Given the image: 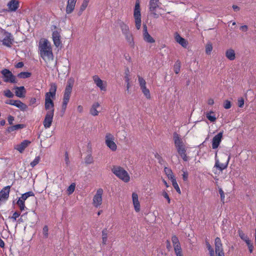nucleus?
<instances>
[{
	"label": "nucleus",
	"mask_w": 256,
	"mask_h": 256,
	"mask_svg": "<svg viewBox=\"0 0 256 256\" xmlns=\"http://www.w3.org/2000/svg\"><path fill=\"white\" fill-rule=\"evenodd\" d=\"M188 174L187 172L183 171V174H182V179L184 181H186L188 180Z\"/></svg>",
	"instance_id": "58"
},
{
	"label": "nucleus",
	"mask_w": 256,
	"mask_h": 256,
	"mask_svg": "<svg viewBox=\"0 0 256 256\" xmlns=\"http://www.w3.org/2000/svg\"><path fill=\"white\" fill-rule=\"evenodd\" d=\"M40 156H36L35 158L34 159V160L30 162V166L32 168L34 167L36 164H38V162H40Z\"/></svg>",
	"instance_id": "43"
},
{
	"label": "nucleus",
	"mask_w": 256,
	"mask_h": 256,
	"mask_svg": "<svg viewBox=\"0 0 256 256\" xmlns=\"http://www.w3.org/2000/svg\"><path fill=\"white\" fill-rule=\"evenodd\" d=\"M174 140L175 147L178 154L184 161H188V158L186 156V146L185 142L179 134L176 132L174 134Z\"/></svg>",
	"instance_id": "2"
},
{
	"label": "nucleus",
	"mask_w": 256,
	"mask_h": 256,
	"mask_svg": "<svg viewBox=\"0 0 256 256\" xmlns=\"http://www.w3.org/2000/svg\"><path fill=\"white\" fill-rule=\"evenodd\" d=\"M175 40L177 42H178L179 44H180L184 48H186L188 46V42L181 37L180 35L176 34L175 36Z\"/></svg>",
	"instance_id": "25"
},
{
	"label": "nucleus",
	"mask_w": 256,
	"mask_h": 256,
	"mask_svg": "<svg viewBox=\"0 0 256 256\" xmlns=\"http://www.w3.org/2000/svg\"><path fill=\"white\" fill-rule=\"evenodd\" d=\"M240 29L244 32H246L248 30V27L246 25L242 26H240Z\"/></svg>",
	"instance_id": "64"
},
{
	"label": "nucleus",
	"mask_w": 256,
	"mask_h": 256,
	"mask_svg": "<svg viewBox=\"0 0 256 256\" xmlns=\"http://www.w3.org/2000/svg\"><path fill=\"white\" fill-rule=\"evenodd\" d=\"M134 16V18L136 27L139 30L141 26V14L140 9V2L139 0L136 2Z\"/></svg>",
	"instance_id": "6"
},
{
	"label": "nucleus",
	"mask_w": 256,
	"mask_h": 256,
	"mask_svg": "<svg viewBox=\"0 0 256 256\" xmlns=\"http://www.w3.org/2000/svg\"><path fill=\"white\" fill-rule=\"evenodd\" d=\"M112 172L125 182H128L130 180V177L128 172L120 166H114L112 168Z\"/></svg>",
	"instance_id": "4"
},
{
	"label": "nucleus",
	"mask_w": 256,
	"mask_h": 256,
	"mask_svg": "<svg viewBox=\"0 0 256 256\" xmlns=\"http://www.w3.org/2000/svg\"><path fill=\"white\" fill-rule=\"evenodd\" d=\"M93 161V158L91 154H88L85 158V162L87 164H91Z\"/></svg>",
	"instance_id": "45"
},
{
	"label": "nucleus",
	"mask_w": 256,
	"mask_h": 256,
	"mask_svg": "<svg viewBox=\"0 0 256 256\" xmlns=\"http://www.w3.org/2000/svg\"><path fill=\"white\" fill-rule=\"evenodd\" d=\"M4 95L8 98H12L14 96V94L10 90L4 91Z\"/></svg>",
	"instance_id": "49"
},
{
	"label": "nucleus",
	"mask_w": 256,
	"mask_h": 256,
	"mask_svg": "<svg viewBox=\"0 0 256 256\" xmlns=\"http://www.w3.org/2000/svg\"><path fill=\"white\" fill-rule=\"evenodd\" d=\"M100 107V104L98 102L94 103L90 110V112L91 114L94 116H98V112L97 110V108Z\"/></svg>",
	"instance_id": "28"
},
{
	"label": "nucleus",
	"mask_w": 256,
	"mask_h": 256,
	"mask_svg": "<svg viewBox=\"0 0 256 256\" xmlns=\"http://www.w3.org/2000/svg\"><path fill=\"white\" fill-rule=\"evenodd\" d=\"M103 192L104 191L102 188H98L94 196L93 204L96 208H98L102 204V195Z\"/></svg>",
	"instance_id": "10"
},
{
	"label": "nucleus",
	"mask_w": 256,
	"mask_h": 256,
	"mask_svg": "<svg viewBox=\"0 0 256 256\" xmlns=\"http://www.w3.org/2000/svg\"><path fill=\"white\" fill-rule=\"evenodd\" d=\"M238 234H239V236L240 237L244 240V241L245 240H246V239L248 238V236L246 235L244 232L241 230H239L238 231Z\"/></svg>",
	"instance_id": "50"
},
{
	"label": "nucleus",
	"mask_w": 256,
	"mask_h": 256,
	"mask_svg": "<svg viewBox=\"0 0 256 256\" xmlns=\"http://www.w3.org/2000/svg\"><path fill=\"white\" fill-rule=\"evenodd\" d=\"M88 2H89L86 0H84L83 2L80 6V10L78 12V16H80L82 14V12H84V10H85V9L87 7V6L88 5Z\"/></svg>",
	"instance_id": "33"
},
{
	"label": "nucleus",
	"mask_w": 256,
	"mask_h": 256,
	"mask_svg": "<svg viewBox=\"0 0 256 256\" xmlns=\"http://www.w3.org/2000/svg\"><path fill=\"white\" fill-rule=\"evenodd\" d=\"M223 132H220L212 138V148L213 149L217 148L222 142Z\"/></svg>",
	"instance_id": "13"
},
{
	"label": "nucleus",
	"mask_w": 256,
	"mask_h": 256,
	"mask_svg": "<svg viewBox=\"0 0 256 256\" xmlns=\"http://www.w3.org/2000/svg\"><path fill=\"white\" fill-rule=\"evenodd\" d=\"M34 193L32 192H28L22 194L19 199L25 201L28 197L34 196Z\"/></svg>",
	"instance_id": "32"
},
{
	"label": "nucleus",
	"mask_w": 256,
	"mask_h": 256,
	"mask_svg": "<svg viewBox=\"0 0 256 256\" xmlns=\"http://www.w3.org/2000/svg\"><path fill=\"white\" fill-rule=\"evenodd\" d=\"M10 186H8L4 188L0 192V196L2 197V199L6 200L8 197L10 192Z\"/></svg>",
	"instance_id": "23"
},
{
	"label": "nucleus",
	"mask_w": 256,
	"mask_h": 256,
	"mask_svg": "<svg viewBox=\"0 0 256 256\" xmlns=\"http://www.w3.org/2000/svg\"><path fill=\"white\" fill-rule=\"evenodd\" d=\"M15 94L16 96L22 98L25 97L26 94V90L24 86H16Z\"/></svg>",
	"instance_id": "19"
},
{
	"label": "nucleus",
	"mask_w": 256,
	"mask_h": 256,
	"mask_svg": "<svg viewBox=\"0 0 256 256\" xmlns=\"http://www.w3.org/2000/svg\"><path fill=\"white\" fill-rule=\"evenodd\" d=\"M132 202L135 210L138 212L140 210V204L138 201V195L136 192L132 194Z\"/></svg>",
	"instance_id": "21"
},
{
	"label": "nucleus",
	"mask_w": 256,
	"mask_h": 256,
	"mask_svg": "<svg viewBox=\"0 0 256 256\" xmlns=\"http://www.w3.org/2000/svg\"><path fill=\"white\" fill-rule=\"evenodd\" d=\"M226 57L230 60H233L236 58V54L234 50L232 49H228L226 52Z\"/></svg>",
	"instance_id": "27"
},
{
	"label": "nucleus",
	"mask_w": 256,
	"mask_h": 256,
	"mask_svg": "<svg viewBox=\"0 0 256 256\" xmlns=\"http://www.w3.org/2000/svg\"><path fill=\"white\" fill-rule=\"evenodd\" d=\"M16 204L18 206H19V208L21 211L24 210H25L26 206L24 204V201L18 199Z\"/></svg>",
	"instance_id": "40"
},
{
	"label": "nucleus",
	"mask_w": 256,
	"mask_h": 256,
	"mask_svg": "<svg viewBox=\"0 0 256 256\" xmlns=\"http://www.w3.org/2000/svg\"><path fill=\"white\" fill-rule=\"evenodd\" d=\"M144 28V39L145 41L149 43H153L155 42L154 40L148 33L147 26L146 24L143 26Z\"/></svg>",
	"instance_id": "22"
},
{
	"label": "nucleus",
	"mask_w": 256,
	"mask_h": 256,
	"mask_svg": "<svg viewBox=\"0 0 256 256\" xmlns=\"http://www.w3.org/2000/svg\"><path fill=\"white\" fill-rule=\"evenodd\" d=\"M57 89V86L55 83H51L50 84V88L49 92L46 94L45 96L52 97V98H54Z\"/></svg>",
	"instance_id": "20"
},
{
	"label": "nucleus",
	"mask_w": 256,
	"mask_h": 256,
	"mask_svg": "<svg viewBox=\"0 0 256 256\" xmlns=\"http://www.w3.org/2000/svg\"><path fill=\"white\" fill-rule=\"evenodd\" d=\"M138 83L141 88H143L146 87V82L145 80L141 76H138Z\"/></svg>",
	"instance_id": "39"
},
{
	"label": "nucleus",
	"mask_w": 256,
	"mask_h": 256,
	"mask_svg": "<svg viewBox=\"0 0 256 256\" xmlns=\"http://www.w3.org/2000/svg\"><path fill=\"white\" fill-rule=\"evenodd\" d=\"M18 2L16 0H11L8 4V6L10 12H15L18 8Z\"/></svg>",
	"instance_id": "24"
},
{
	"label": "nucleus",
	"mask_w": 256,
	"mask_h": 256,
	"mask_svg": "<svg viewBox=\"0 0 256 256\" xmlns=\"http://www.w3.org/2000/svg\"><path fill=\"white\" fill-rule=\"evenodd\" d=\"M124 80L126 83L130 82V78L129 74H126V75H125Z\"/></svg>",
	"instance_id": "63"
},
{
	"label": "nucleus",
	"mask_w": 256,
	"mask_h": 256,
	"mask_svg": "<svg viewBox=\"0 0 256 256\" xmlns=\"http://www.w3.org/2000/svg\"><path fill=\"white\" fill-rule=\"evenodd\" d=\"M52 36L54 46L57 48L60 46L62 44V42L60 40V32L58 30L53 32Z\"/></svg>",
	"instance_id": "16"
},
{
	"label": "nucleus",
	"mask_w": 256,
	"mask_h": 256,
	"mask_svg": "<svg viewBox=\"0 0 256 256\" xmlns=\"http://www.w3.org/2000/svg\"><path fill=\"white\" fill-rule=\"evenodd\" d=\"M244 105V100L243 98H240L238 100V106L240 108H242Z\"/></svg>",
	"instance_id": "56"
},
{
	"label": "nucleus",
	"mask_w": 256,
	"mask_h": 256,
	"mask_svg": "<svg viewBox=\"0 0 256 256\" xmlns=\"http://www.w3.org/2000/svg\"><path fill=\"white\" fill-rule=\"evenodd\" d=\"M207 118L211 122H214L216 120V117L214 112L210 111L206 114Z\"/></svg>",
	"instance_id": "31"
},
{
	"label": "nucleus",
	"mask_w": 256,
	"mask_h": 256,
	"mask_svg": "<svg viewBox=\"0 0 256 256\" xmlns=\"http://www.w3.org/2000/svg\"><path fill=\"white\" fill-rule=\"evenodd\" d=\"M75 6L76 4H74L67 3L66 12L68 14L72 13L75 8Z\"/></svg>",
	"instance_id": "37"
},
{
	"label": "nucleus",
	"mask_w": 256,
	"mask_h": 256,
	"mask_svg": "<svg viewBox=\"0 0 256 256\" xmlns=\"http://www.w3.org/2000/svg\"><path fill=\"white\" fill-rule=\"evenodd\" d=\"M92 78L96 86L98 87L101 90H106V82H104L98 76H94Z\"/></svg>",
	"instance_id": "14"
},
{
	"label": "nucleus",
	"mask_w": 256,
	"mask_h": 256,
	"mask_svg": "<svg viewBox=\"0 0 256 256\" xmlns=\"http://www.w3.org/2000/svg\"><path fill=\"white\" fill-rule=\"evenodd\" d=\"M64 161L66 166H68L70 164V161L69 160L68 154L67 152H66L64 154Z\"/></svg>",
	"instance_id": "52"
},
{
	"label": "nucleus",
	"mask_w": 256,
	"mask_h": 256,
	"mask_svg": "<svg viewBox=\"0 0 256 256\" xmlns=\"http://www.w3.org/2000/svg\"><path fill=\"white\" fill-rule=\"evenodd\" d=\"M172 184L174 188L176 189V191L178 194H180V190L178 185L176 181V178L172 180Z\"/></svg>",
	"instance_id": "42"
},
{
	"label": "nucleus",
	"mask_w": 256,
	"mask_h": 256,
	"mask_svg": "<svg viewBox=\"0 0 256 256\" xmlns=\"http://www.w3.org/2000/svg\"><path fill=\"white\" fill-rule=\"evenodd\" d=\"M48 228L47 226H45L42 230V234L45 238H47L48 236Z\"/></svg>",
	"instance_id": "48"
},
{
	"label": "nucleus",
	"mask_w": 256,
	"mask_h": 256,
	"mask_svg": "<svg viewBox=\"0 0 256 256\" xmlns=\"http://www.w3.org/2000/svg\"><path fill=\"white\" fill-rule=\"evenodd\" d=\"M160 3L159 0H150L149 2V11L152 18H158L160 14L156 12V8L159 7Z\"/></svg>",
	"instance_id": "8"
},
{
	"label": "nucleus",
	"mask_w": 256,
	"mask_h": 256,
	"mask_svg": "<svg viewBox=\"0 0 256 256\" xmlns=\"http://www.w3.org/2000/svg\"><path fill=\"white\" fill-rule=\"evenodd\" d=\"M4 81L6 82L16 83V76L8 69L4 68L1 71Z\"/></svg>",
	"instance_id": "7"
},
{
	"label": "nucleus",
	"mask_w": 256,
	"mask_h": 256,
	"mask_svg": "<svg viewBox=\"0 0 256 256\" xmlns=\"http://www.w3.org/2000/svg\"><path fill=\"white\" fill-rule=\"evenodd\" d=\"M14 38L12 34L4 30L0 31V42L2 44L8 48H11L13 44Z\"/></svg>",
	"instance_id": "3"
},
{
	"label": "nucleus",
	"mask_w": 256,
	"mask_h": 256,
	"mask_svg": "<svg viewBox=\"0 0 256 256\" xmlns=\"http://www.w3.org/2000/svg\"><path fill=\"white\" fill-rule=\"evenodd\" d=\"M120 28L124 34L130 32L128 26L122 22L120 24Z\"/></svg>",
	"instance_id": "34"
},
{
	"label": "nucleus",
	"mask_w": 256,
	"mask_h": 256,
	"mask_svg": "<svg viewBox=\"0 0 256 256\" xmlns=\"http://www.w3.org/2000/svg\"><path fill=\"white\" fill-rule=\"evenodd\" d=\"M74 84V79L72 78H70L67 82L66 86L64 90V94L71 95L72 88Z\"/></svg>",
	"instance_id": "17"
},
{
	"label": "nucleus",
	"mask_w": 256,
	"mask_h": 256,
	"mask_svg": "<svg viewBox=\"0 0 256 256\" xmlns=\"http://www.w3.org/2000/svg\"><path fill=\"white\" fill-rule=\"evenodd\" d=\"M218 191H219V193H220V195L221 200H222V202L224 203V191L222 190L221 188L219 189Z\"/></svg>",
	"instance_id": "55"
},
{
	"label": "nucleus",
	"mask_w": 256,
	"mask_h": 256,
	"mask_svg": "<svg viewBox=\"0 0 256 256\" xmlns=\"http://www.w3.org/2000/svg\"><path fill=\"white\" fill-rule=\"evenodd\" d=\"M24 128V124H18L13 126H12L10 127V130L13 131V130H17L18 129L22 128Z\"/></svg>",
	"instance_id": "47"
},
{
	"label": "nucleus",
	"mask_w": 256,
	"mask_h": 256,
	"mask_svg": "<svg viewBox=\"0 0 256 256\" xmlns=\"http://www.w3.org/2000/svg\"><path fill=\"white\" fill-rule=\"evenodd\" d=\"M107 232L106 230H103L102 232V243L104 244H106L107 240Z\"/></svg>",
	"instance_id": "44"
},
{
	"label": "nucleus",
	"mask_w": 256,
	"mask_h": 256,
	"mask_svg": "<svg viewBox=\"0 0 256 256\" xmlns=\"http://www.w3.org/2000/svg\"><path fill=\"white\" fill-rule=\"evenodd\" d=\"M70 96L68 94H64L63 100L68 101L70 100Z\"/></svg>",
	"instance_id": "62"
},
{
	"label": "nucleus",
	"mask_w": 256,
	"mask_h": 256,
	"mask_svg": "<svg viewBox=\"0 0 256 256\" xmlns=\"http://www.w3.org/2000/svg\"><path fill=\"white\" fill-rule=\"evenodd\" d=\"M20 214L18 212H14L12 216L10 218L14 222L16 221V218L20 216Z\"/></svg>",
	"instance_id": "54"
},
{
	"label": "nucleus",
	"mask_w": 256,
	"mask_h": 256,
	"mask_svg": "<svg viewBox=\"0 0 256 256\" xmlns=\"http://www.w3.org/2000/svg\"><path fill=\"white\" fill-rule=\"evenodd\" d=\"M172 245H175V244H180V241L178 239V238L176 236H172Z\"/></svg>",
	"instance_id": "51"
},
{
	"label": "nucleus",
	"mask_w": 256,
	"mask_h": 256,
	"mask_svg": "<svg viewBox=\"0 0 256 256\" xmlns=\"http://www.w3.org/2000/svg\"><path fill=\"white\" fill-rule=\"evenodd\" d=\"M106 144L112 151H116L117 146L114 142V136L110 133H107L106 135Z\"/></svg>",
	"instance_id": "9"
},
{
	"label": "nucleus",
	"mask_w": 256,
	"mask_h": 256,
	"mask_svg": "<svg viewBox=\"0 0 256 256\" xmlns=\"http://www.w3.org/2000/svg\"><path fill=\"white\" fill-rule=\"evenodd\" d=\"M30 144V141L28 140H24L20 144L16 145L14 146V148L18 150L20 152L22 153L24 149L28 147Z\"/></svg>",
	"instance_id": "18"
},
{
	"label": "nucleus",
	"mask_w": 256,
	"mask_h": 256,
	"mask_svg": "<svg viewBox=\"0 0 256 256\" xmlns=\"http://www.w3.org/2000/svg\"><path fill=\"white\" fill-rule=\"evenodd\" d=\"M217 154L218 152L216 151L215 154V164L214 166L218 168L220 170L222 171L228 167L230 160V156H228L226 154H222V158L224 159L225 162L222 163L220 162L218 158Z\"/></svg>",
	"instance_id": "5"
},
{
	"label": "nucleus",
	"mask_w": 256,
	"mask_h": 256,
	"mask_svg": "<svg viewBox=\"0 0 256 256\" xmlns=\"http://www.w3.org/2000/svg\"><path fill=\"white\" fill-rule=\"evenodd\" d=\"M180 68V62L179 61H176L174 65V71L176 74L179 73Z\"/></svg>",
	"instance_id": "41"
},
{
	"label": "nucleus",
	"mask_w": 256,
	"mask_h": 256,
	"mask_svg": "<svg viewBox=\"0 0 256 256\" xmlns=\"http://www.w3.org/2000/svg\"><path fill=\"white\" fill-rule=\"evenodd\" d=\"M124 35L127 42L129 43V44L131 46H133L134 45V39L132 35V33L130 32V31L127 32L126 34H125Z\"/></svg>",
	"instance_id": "30"
},
{
	"label": "nucleus",
	"mask_w": 256,
	"mask_h": 256,
	"mask_svg": "<svg viewBox=\"0 0 256 256\" xmlns=\"http://www.w3.org/2000/svg\"><path fill=\"white\" fill-rule=\"evenodd\" d=\"M173 246L176 256H184L180 244H177L174 245Z\"/></svg>",
	"instance_id": "29"
},
{
	"label": "nucleus",
	"mask_w": 256,
	"mask_h": 256,
	"mask_svg": "<svg viewBox=\"0 0 256 256\" xmlns=\"http://www.w3.org/2000/svg\"><path fill=\"white\" fill-rule=\"evenodd\" d=\"M38 48L41 57L45 61L53 60L54 56L51 44L48 40L44 39L40 41Z\"/></svg>",
	"instance_id": "1"
},
{
	"label": "nucleus",
	"mask_w": 256,
	"mask_h": 256,
	"mask_svg": "<svg viewBox=\"0 0 256 256\" xmlns=\"http://www.w3.org/2000/svg\"><path fill=\"white\" fill-rule=\"evenodd\" d=\"M164 172L167 175L168 178L171 180V181L172 180L175 179L174 176L173 175L172 171L170 169L167 168H165Z\"/></svg>",
	"instance_id": "35"
},
{
	"label": "nucleus",
	"mask_w": 256,
	"mask_h": 256,
	"mask_svg": "<svg viewBox=\"0 0 256 256\" xmlns=\"http://www.w3.org/2000/svg\"><path fill=\"white\" fill-rule=\"evenodd\" d=\"M68 102V101L63 100L62 104V108L65 110L66 108L67 104Z\"/></svg>",
	"instance_id": "61"
},
{
	"label": "nucleus",
	"mask_w": 256,
	"mask_h": 256,
	"mask_svg": "<svg viewBox=\"0 0 256 256\" xmlns=\"http://www.w3.org/2000/svg\"><path fill=\"white\" fill-rule=\"evenodd\" d=\"M224 107L226 109H229L230 108L231 103H230V101H229L228 100H225L224 102Z\"/></svg>",
	"instance_id": "53"
},
{
	"label": "nucleus",
	"mask_w": 256,
	"mask_h": 256,
	"mask_svg": "<svg viewBox=\"0 0 256 256\" xmlns=\"http://www.w3.org/2000/svg\"><path fill=\"white\" fill-rule=\"evenodd\" d=\"M215 252L216 256H224L221 240L217 237L215 239Z\"/></svg>",
	"instance_id": "11"
},
{
	"label": "nucleus",
	"mask_w": 256,
	"mask_h": 256,
	"mask_svg": "<svg viewBox=\"0 0 256 256\" xmlns=\"http://www.w3.org/2000/svg\"><path fill=\"white\" fill-rule=\"evenodd\" d=\"M162 195L164 196V198H166L167 200H168V203H170V198L168 196V194L166 192H164L163 194H162Z\"/></svg>",
	"instance_id": "60"
},
{
	"label": "nucleus",
	"mask_w": 256,
	"mask_h": 256,
	"mask_svg": "<svg viewBox=\"0 0 256 256\" xmlns=\"http://www.w3.org/2000/svg\"><path fill=\"white\" fill-rule=\"evenodd\" d=\"M8 120L10 124H12L14 120V118L12 116H9L8 118Z\"/></svg>",
	"instance_id": "59"
},
{
	"label": "nucleus",
	"mask_w": 256,
	"mask_h": 256,
	"mask_svg": "<svg viewBox=\"0 0 256 256\" xmlns=\"http://www.w3.org/2000/svg\"><path fill=\"white\" fill-rule=\"evenodd\" d=\"M76 184L74 183L72 184L68 188L67 191L69 194H72L74 190Z\"/></svg>",
	"instance_id": "46"
},
{
	"label": "nucleus",
	"mask_w": 256,
	"mask_h": 256,
	"mask_svg": "<svg viewBox=\"0 0 256 256\" xmlns=\"http://www.w3.org/2000/svg\"><path fill=\"white\" fill-rule=\"evenodd\" d=\"M212 47L211 44H208L206 46V54H209L212 50Z\"/></svg>",
	"instance_id": "57"
},
{
	"label": "nucleus",
	"mask_w": 256,
	"mask_h": 256,
	"mask_svg": "<svg viewBox=\"0 0 256 256\" xmlns=\"http://www.w3.org/2000/svg\"><path fill=\"white\" fill-rule=\"evenodd\" d=\"M54 115V113H53V110H48L47 112L43 122L44 127L46 128H48L51 126Z\"/></svg>",
	"instance_id": "12"
},
{
	"label": "nucleus",
	"mask_w": 256,
	"mask_h": 256,
	"mask_svg": "<svg viewBox=\"0 0 256 256\" xmlns=\"http://www.w3.org/2000/svg\"><path fill=\"white\" fill-rule=\"evenodd\" d=\"M12 104V106L19 108L22 110H25L28 108V106L26 104L19 100H14Z\"/></svg>",
	"instance_id": "26"
},
{
	"label": "nucleus",
	"mask_w": 256,
	"mask_h": 256,
	"mask_svg": "<svg viewBox=\"0 0 256 256\" xmlns=\"http://www.w3.org/2000/svg\"><path fill=\"white\" fill-rule=\"evenodd\" d=\"M52 97L45 96V108L46 110H53L54 113V103Z\"/></svg>",
	"instance_id": "15"
},
{
	"label": "nucleus",
	"mask_w": 256,
	"mask_h": 256,
	"mask_svg": "<svg viewBox=\"0 0 256 256\" xmlns=\"http://www.w3.org/2000/svg\"><path fill=\"white\" fill-rule=\"evenodd\" d=\"M141 90L147 99L150 98L151 97H150V92L149 90L146 88V87L143 88H141Z\"/></svg>",
	"instance_id": "38"
},
{
	"label": "nucleus",
	"mask_w": 256,
	"mask_h": 256,
	"mask_svg": "<svg viewBox=\"0 0 256 256\" xmlns=\"http://www.w3.org/2000/svg\"><path fill=\"white\" fill-rule=\"evenodd\" d=\"M32 74L30 72H21L18 74V76L20 78H30Z\"/></svg>",
	"instance_id": "36"
}]
</instances>
